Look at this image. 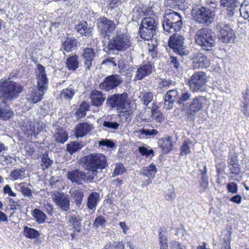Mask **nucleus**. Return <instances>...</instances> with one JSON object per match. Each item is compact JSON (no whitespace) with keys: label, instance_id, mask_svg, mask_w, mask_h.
<instances>
[{"label":"nucleus","instance_id":"nucleus-1","mask_svg":"<svg viewBox=\"0 0 249 249\" xmlns=\"http://www.w3.org/2000/svg\"><path fill=\"white\" fill-rule=\"evenodd\" d=\"M36 67L37 71H35L37 79L36 88L30 89L26 95L27 101L33 104L41 101L44 94V91L47 90L48 86V79L45 72V67L38 64Z\"/></svg>","mask_w":249,"mask_h":249},{"label":"nucleus","instance_id":"nucleus-2","mask_svg":"<svg viewBox=\"0 0 249 249\" xmlns=\"http://www.w3.org/2000/svg\"><path fill=\"white\" fill-rule=\"evenodd\" d=\"M23 87L20 84L5 78L0 80V98L12 102L18 98Z\"/></svg>","mask_w":249,"mask_h":249},{"label":"nucleus","instance_id":"nucleus-3","mask_svg":"<svg viewBox=\"0 0 249 249\" xmlns=\"http://www.w3.org/2000/svg\"><path fill=\"white\" fill-rule=\"evenodd\" d=\"M81 163H83L85 168L91 172L92 175L97 177L98 174H102L101 170L107 166V162L106 156L99 153L90 154L80 159Z\"/></svg>","mask_w":249,"mask_h":249},{"label":"nucleus","instance_id":"nucleus-4","mask_svg":"<svg viewBox=\"0 0 249 249\" xmlns=\"http://www.w3.org/2000/svg\"><path fill=\"white\" fill-rule=\"evenodd\" d=\"M162 28L166 34H172L180 30L182 26L181 16L177 12L168 9L165 11Z\"/></svg>","mask_w":249,"mask_h":249},{"label":"nucleus","instance_id":"nucleus-5","mask_svg":"<svg viewBox=\"0 0 249 249\" xmlns=\"http://www.w3.org/2000/svg\"><path fill=\"white\" fill-rule=\"evenodd\" d=\"M195 38L196 44L205 51H211L216 44L214 33L208 28H203L198 30Z\"/></svg>","mask_w":249,"mask_h":249},{"label":"nucleus","instance_id":"nucleus-6","mask_svg":"<svg viewBox=\"0 0 249 249\" xmlns=\"http://www.w3.org/2000/svg\"><path fill=\"white\" fill-rule=\"evenodd\" d=\"M191 15L197 22L209 25L214 20L215 12L208 7L194 5L191 10Z\"/></svg>","mask_w":249,"mask_h":249},{"label":"nucleus","instance_id":"nucleus-7","mask_svg":"<svg viewBox=\"0 0 249 249\" xmlns=\"http://www.w3.org/2000/svg\"><path fill=\"white\" fill-rule=\"evenodd\" d=\"M130 36L124 34H118L109 40L106 47L107 51L117 54L126 50L131 46Z\"/></svg>","mask_w":249,"mask_h":249},{"label":"nucleus","instance_id":"nucleus-8","mask_svg":"<svg viewBox=\"0 0 249 249\" xmlns=\"http://www.w3.org/2000/svg\"><path fill=\"white\" fill-rule=\"evenodd\" d=\"M158 24L153 18L148 17L143 18L139 31L140 37L144 40H151L152 38H154V36L156 35Z\"/></svg>","mask_w":249,"mask_h":249},{"label":"nucleus","instance_id":"nucleus-9","mask_svg":"<svg viewBox=\"0 0 249 249\" xmlns=\"http://www.w3.org/2000/svg\"><path fill=\"white\" fill-rule=\"evenodd\" d=\"M215 32L221 42L228 43L234 42L235 37V34L231 25L226 21H217L215 26Z\"/></svg>","mask_w":249,"mask_h":249},{"label":"nucleus","instance_id":"nucleus-10","mask_svg":"<svg viewBox=\"0 0 249 249\" xmlns=\"http://www.w3.org/2000/svg\"><path fill=\"white\" fill-rule=\"evenodd\" d=\"M208 81L206 73L203 71L195 72L189 78L188 84L190 89L193 92H201L206 89Z\"/></svg>","mask_w":249,"mask_h":249},{"label":"nucleus","instance_id":"nucleus-11","mask_svg":"<svg viewBox=\"0 0 249 249\" xmlns=\"http://www.w3.org/2000/svg\"><path fill=\"white\" fill-rule=\"evenodd\" d=\"M205 101V99L204 96H199L193 99L189 108L185 107H182L181 110L185 112L187 121L194 120L196 113L203 108Z\"/></svg>","mask_w":249,"mask_h":249},{"label":"nucleus","instance_id":"nucleus-12","mask_svg":"<svg viewBox=\"0 0 249 249\" xmlns=\"http://www.w3.org/2000/svg\"><path fill=\"white\" fill-rule=\"evenodd\" d=\"M173 34L168 40L169 47L172 49L175 53L180 55H187L188 51L185 43V38L178 34Z\"/></svg>","mask_w":249,"mask_h":249},{"label":"nucleus","instance_id":"nucleus-13","mask_svg":"<svg viewBox=\"0 0 249 249\" xmlns=\"http://www.w3.org/2000/svg\"><path fill=\"white\" fill-rule=\"evenodd\" d=\"M127 98L128 94L126 92L114 94L107 97L106 105L110 108H116L117 110H123L125 107Z\"/></svg>","mask_w":249,"mask_h":249},{"label":"nucleus","instance_id":"nucleus-14","mask_svg":"<svg viewBox=\"0 0 249 249\" xmlns=\"http://www.w3.org/2000/svg\"><path fill=\"white\" fill-rule=\"evenodd\" d=\"M96 24L101 35L104 37L110 36L116 27L114 22L105 17L99 18L97 20Z\"/></svg>","mask_w":249,"mask_h":249},{"label":"nucleus","instance_id":"nucleus-15","mask_svg":"<svg viewBox=\"0 0 249 249\" xmlns=\"http://www.w3.org/2000/svg\"><path fill=\"white\" fill-rule=\"evenodd\" d=\"M239 5V2L227 6V14L233 16L236 11H239L241 16L249 22V0H244L240 8H238Z\"/></svg>","mask_w":249,"mask_h":249},{"label":"nucleus","instance_id":"nucleus-16","mask_svg":"<svg viewBox=\"0 0 249 249\" xmlns=\"http://www.w3.org/2000/svg\"><path fill=\"white\" fill-rule=\"evenodd\" d=\"M122 82L123 80L120 75L112 74L106 77L99 85V88L102 90L109 91L117 87Z\"/></svg>","mask_w":249,"mask_h":249},{"label":"nucleus","instance_id":"nucleus-17","mask_svg":"<svg viewBox=\"0 0 249 249\" xmlns=\"http://www.w3.org/2000/svg\"><path fill=\"white\" fill-rule=\"evenodd\" d=\"M53 200L62 211H67L70 209V200L64 193L57 192L54 195Z\"/></svg>","mask_w":249,"mask_h":249},{"label":"nucleus","instance_id":"nucleus-18","mask_svg":"<svg viewBox=\"0 0 249 249\" xmlns=\"http://www.w3.org/2000/svg\"><path fill=\"white\" fill-rule=\"evenodd\" d=\"M154 67L149 62L143 63L137 69L135 78L138 80H141L145 77L150 75Z\"/></svg>","mask_w":249,"mask_h":249},{"label":"nucleus","instance_id":"nucleus-19","mask_svg":"<svg viewBox=\"0 0 249 249\" xmlns=\"http://www.w3.org/2000/svg\"><path fill=\"white\" fill-rule=\"evenodd\" d=\"M193 63L196 69L207 68L210 64L209 60L201 53H196L194 54Z\"/></svg>","mask_w":249,"mask_h":249},{"label":"nucleus","instance_id":"nucleus-20","mask_svg":"<svg viewBox=\"0 0 249 249\" xmlns=\"http://www.w3.org/2000/svg\"><path fill=\"white\" fill-rule=\"evenodd\" d=\"M95 54L93 49L86 48L83 50L81 54V58L84 61L85 68L89 70L92 66V62L94 60Z\"/></svg>","mask_w":249,"mask_h":249},{"label":"nucleus","instance_id":"nucleus-21","mask_svg":"<svg viewBox=\"0 0 249 249\" xmlns=\"http://www.w3.org/2000/svg\"><path fill=\"white\" fill-rule=\"evenodd\" d=\"M90 98L91 105L97 107L102 106L106 99L105 94L101 91L97 90H93L92 91Z\"/></svg>","mask_w":249,"mask_h":249},{"label":"nucleus","instance_id":"nucleus-22","mask_svg":"<svg viewBox=\"0 0 249 249\" xmlns=\"http://www.w3.org/2000/svg\"><path fill=\"white\" fill-rule=\"evenodd\" d=\"M14 113L6 101H3L0 103V120L7 121L13 116Z\"/></svg>","mask_w":249,"mask_h":249},{"label":"nucleus","instance_id":"nucleus-23","mask_svg":"<svg viewBox=\"0 0 249 249\" xmlns=\"http://www.w3.org/2000/svg\"><path fill=\"white\" fill-rule=\"evenodd\" d=\"M158 145L161 149L163 153L167 154L169 153L173 149L172 137L168 136L160 139L158 141Z\"/></svg>","mask_w":249,"mask_h":249},{"label":"nucleus","instance_id":"nucleus-24","mask_svg":"<svg viewBox=\"0 0 249 249\" xmlns=\"http://www.w3.org/2000/svg\"><path fill=\"white\" fill-rule=\"evenodd\" d=\"M157 172V168L154 163L149 166L144 167L141 169L140 174L148 178H154Z\"/></svg>","mask_w":249,"mask_h":249},{"label":"nucleus","instance_id":"nucleus-25","mask_svg":"<svg viewBox=\"0 0 249 249\" xmlns=\"http://www.w3.org/2000/svg\"><path fill=\"white\" fill-rule=\"evenodd\" d=\"M31 214L36 222L39 224L44 223L47 218L46 214L38 208H35L33 210Z\"/></svg>","mask_w":249,"mask_h":249},{"label":"nucleus","instance_id":"nucleus-26","mask_svg":"<svg viewBox=\"0 0 249 249\" xmlns=\"http://www.w3.org/2000/svg\"><path fill=\"white\" fill-rule=\"evenodd\" d=\"M23 233L25 236L30 239H36L40 235L38 231L28 226L24 227Z\"/></svg>","mask_w":249,"mask_h":249},{"label":"nucleus","instance_id":"nucleus-27","mask_svg":"<svg viewBox=\"0 0 249 249\" xmlns=\"http://www.w3.org/2000/svg\"><path fill=\"white\" fill-rule=\"evenodd\" d=\"M179 92L176 89H171L168 90L165 97L164 103L166 104V102L169 103L173 104L176 101L178 100Z\"/></svg>","mask_w":249,"mask_h":249},{"label":"nucleus","instance_id":"nucleus-28","mask_svg":"<svg viewBox=\"0 0 249 249\" xmlns=\"http://www.w3.org/2000/svg\"><path fill=\"white\" fill-rule=\"evenodd\" d=\"M25 184V182H21L17 186L16 188L22 193L24 197L32 199L33 197L32 191L31 189L26 186Z\"/></svg>","mask_w":249,"mask_h":249},{"label":"nucleus","instance_id":"nucleus-29","mask_svg":"<svg viewBox=\"0 0 249 249\" xmlns=\"http://www.w3.org/2000/svg\"><path fill=\"white\" fill-rule=\"evenodd\" d=\"M99 199V194L95 192L91 193L88 197L87 206L90 210L95 209Z\"/></svg>","mask_w":249,"mask_h":249},{"label":"nucleus","instance_id":"nucleus-30","mask_svg":"<svg viewBox=\"0 0 249 249\" xmlns=\"http://www.w3.org/2000/svg\"><path fill=\"white\" fill-rule=\"evenodd\" d=\"M53 137L56 142L64 143L68 139V134L63 129L59 128L54 135Z\"/></svg>","mask_w":249,"mask_h":249},{"label":"nucleus","instance_id":"nucleus-31","mask_svg":"<svg viewBox=\"0 0 249 249\" xmlns=\"http://www.w3.org/2000/svg\"><path fill=\"white\" fill-rule=\"evenodd\" d=\"M191 98L190 92L186 90H180L179 92L178 103L179 105H184V103L190 100ZM185 107L183 106V107Z\"/></svg>","mask_w":249,"mask_h":249},{"label":"nucleus","instance_id":"nucleus-32","mask_svg":"<svg viewBox=\"0 0 249 249\" xmlns=\"http://www.w3.org/2000/svg\"><path fill=\"white\" fill-rule=\"evenodd\" d=\"M67 67L69 70L75 71L78 68V60L76 55L68 57L66 61Z\"/></svg>","mask_w":249,"mask_h":249},{"label":"nucleus","instance_id":"nucleus-33","mask_svg":"<svg viewBox=\"0 0 249 249\" xmlns=\"http://www.w3.org/2000/svg\"><path fill=\"white\" fill-rule=\"evenodd\" d=\"M92 126L88 123L79 124V137H83L91 130Z\"/></svg>","mask_w":249,"mask_h":249},{"label":"nucleus","instance_id":"nucleus-34","mask_svg":"<svg viewBox=\"0 0 249 249\" xmlns=\"http://www.w3.org/2000/svg\"><path fill=\"white\" fill-rule=\"evenodd\" d=\"M25 170L23 168L15 169L10 174V178L13 180L21 179L24 176Z\"/></svg>","mask_w":249,"mask_h":249},{"label":"nucleus","instance_id":"nucleus-35","mask_svg":"<svg viewBox=\"0 0 249 249\" xmlns=\"http://www.w3.org/2000/svg\"><path fill=\"white\" fill-rule=\"evenodd\" d=\"M151 45L150 43H148V51L149 53L151 55L152 58L156 57L157 56V45L158 42L156 38H152L150 40Z\"/></svg>","mask_w":249,"mask_h":249},{"label":"nucleus","instance_id":"nucleus-36","mask_svg":"<svg viewBox=\"0 0 249 249\" xmlns=\"http://www.w3.org/2000/svg\"><path fill=\"white\" fill-rule=\"evenodd\" d=\"M75 44V39L67 37L62 44L63 48L67 52H70L72 50V48L76 47Z\"/></svg>","mask_w":249,"mask_h":249},{"label":"nucleus","instance_id":"nucleus-37","mask_svg":"<svg viewBox=\"0 0 249 249\" xmlns=\"http://www.w3.org/2000/svg\"><path fill=\"white\" fill-rule=\"evenodd\" d=\"M139 132L141 135H145L147 138H153L159 133V131L154 129L142 128Z\"/></svg>","mask_w":249,"mask_h":249},{"label":"nucleus","instance_id":"nucleus-38","mask_svg":"<svg viewBox=\"0 0 249 249\" xmlns=\"http://www.w3.org/2000/svg\"><path fill=\"white\" fill-rule=\"evenodd\" d=\"M148 148L144 146H141L138 147V151L139 153L143 156L148 157L152 155V157L154 156V152L152 149H149Z\"/></svg>","mask_w":249,"mask_h":249},{"label":"nucleus","instance_id":"nucleus-39","mask_svg":"<svg viewBox=\"0 0 249 249\" xmlns=\"http://www.w3.org/2000/svg\"><path fill=\"white\" fill-rule=\"evenodd\" d=\"M151 115L153 119L157 123H161L163 121V117L160 111L157 109L152 108Z\"/></svg>","mask_w":249,"mask_h":249},{"label":"nucleus","instance_id":"nucleus-40","mask_svg":"<svg viewBox=\"0 0 249 249\" xmlns=\"http://www.w3.org/2000/svg\"><path fill=\"white\" fill-rule=\"evenodd\" d=\"M91 28L87 27V23L84 22V24H79V33L82 36H89L91 33Z\"/></svg>","mask_w":249,"mask_h":249},{"label":"nucleus","instance_id":"nucleus-41","mask_svg":"<svg viewBox=\"0 0 249 249\" xmlns=\"http://www.w3.org/2000/svg\"><path fill=\"white\" fill-rule=\"evenodd\" d=\"M103 126L109 129L117 130L119 128L120 124L116 122L111 120H105L103 122Z\"/></svg>","mask_w":249,"mask_h":249},{"label":"nucleus","instance_id":"nucleus-42","mask_svg":"<svg viewBox=\"0 0 249 249\" xmlns=\"http://www.w3.org/2000/svg\"><path fill=\"white\" fill-rule=\"evenodd\" d=\"M41 161L42 163V166L45 169L49 168L53 163V160L49 158L48 154L46 153L42 155Z\"/></svg>","mask_w":249,"mask_h":249},{"label":"nucleus","instance_id":"nucleus-43","mask_svg":"<svg viewBox=\"0 0 249 249\" xmlns=\"http://www.w3.org/2000/svg\"><path fill=\"white\" fill-rule=\"evenodd\" d=\"M66 176L67 178L72 183L78 184V169L69 171Z\"/></svg>","mask_w":249,"mask_h":249},{"label":"nucleus","instance_id":"nucleus-44","mask_svg":"<svg viewBox=\"0 0 249 249\" xmlns=\"http://www.w3.org/2000/svg\"><path fill=\"white\" fill-rule=\"evenodd\" d=\"M89 104L86 102H83L79 108V118L84 117L86 115V111L89 109Z\"/></svg>","mask_w":249,"mask_h":249},{"label":"nucleus","instance_id":"nucleus-45","mask_svg":"<svg viewBox=\"0 0 249 249\" xmlns=\"http://www.w3.org/2000/svg\"><path fill=\"white\" fill-rule=\"evenodd\" d=\"M154 94V93L152 92H145L143 94L142 101L144 106H147L153 100Z\"/></svg>","mask_w":249,"mask_h":249},{"label":"nucleus","instance_id":"nucleus-46","mask_svg":"<svg viewBox=\"0 0 249 249\" xmlns=\"http://www.w3.org/2000/svg\"><path fill=\"white\" fill-rule=\"evenodd\" d=\"M168 61L169 62L170 66L174 68L176 70L179 71L182 69L180 63L177 57L173 56H170L168 59Z\"/></svg>","mask_w":249,"mask_h":249},{"label":"nucleus","instance_id":"nucleus-47","mask_svg":"<svg viewBox=\"0 0 249 249\" xmlns=\"http://www.w3.org/2000/svg\"><path fill=\"white\" fill-rule=\"evenodd\" d=\"M175 197V189L173 186L169 185L167 191L165 192V198L167 200L173 201Z\"/></svg>","mask_w":249,"mask_h":249},{"label":"nucleus","instance_id":"nucleus-48","mask_svg":"<svg viewBox=\"0 0 249 249\" xmlns=\"http://www.w3.org/2000/svg\"><path fill=\"white\" fill-rule=\"evenodd\" d=\"M66 149L68 152L72 155L78 151V142H71L66 145Z\"/></svg>","mask_w":249,"mask_h":249},{"label":"nucleus","instance_id":"nucleus-49","mask_svg":"<svg viewBox=\"0 0 249 249\" xmlns=\"http://www.w3.org/2000/svg\"><path fill=\"white\" fill-rule=\"evenodd\" d=\"M3 158V161L5 162L7 165H12L17 164V160L14 157H11L8 155H2Z\"/></svg>","mask_w":249,"mask_h":249},{"label":"nucleus","instance_id":"nucleus-50","mask_svg":"<svg viewBox=\"0 0 249 249\" xmlns=\"http://www.w3.org/2000/svg\"><path fill=\"white\" fill-rule=\"evenodd\" d=\"M159 85L160 88L168 89L171 86H175V82L169 79H163L160 83Z\"/></svg>","mask_w":249,"mask_h":249},{"label":"nucleus","instance_id":"nucleus-51","mask_svg":"<svg viewBox=\"0 0 249 249\" xmlns=\"http://www.w3.org/2000/svg\"><path fill=\"white\" fill-rule=\"evenodd\" d=\"M74 94V90L72 89H63L61 93V96L68 99H71Z\"/></svg>","mask_w":249,"mask_h":249},{"label":"nucleus","instance_id":"nucleus-52","mask_svg":"<svg viewBox=\"0 0 249 249\" xmlns=\"http://www.w3.org/2000/svg\"><path fill=\"white\" fill-rule=\"evenodd\" d=\"M125 172V167L122 163H118L116 165L112 177L120 175Z\"/></svg>","mask_w":249,"mask_h":249},{"label":"nucleus","instance_id":"nucleus-53","mask_svg":"<svg viewBox=\"0 0 249 249\" xmlns=\"http://www.w3.org/2000/svg\"><path fill=\"white\" fill-rule=\"evenodd\" d=\"M244 97L245 102L243 103V106L242 107V111L244 115L249 117V98L245 96H244Z\"/></svg>","mask_w":249,"mask_h":249},{"label":"nucleus","instance_id":"nucleus-54","mask_svg":"<svg viewBox=\"0 0 249 249\" xmlns=\"http://www.w3.org/2000/svg\"><path fill=\"white\" fill-rule=\"evenodd\" d=\"M208 178H203V179H201V182L199 185V193H202L208 189Z\"/></svg>","mask_w":249,"mask_h":249},{"label":"nucleus","instance_id":"nucleus-55","mask_svg":"<svg viewBox=\"0 0 249 249\" xmlns=\"http://www.w3.org/2000/svg\"><path fill=\"white\" fill-rule=\"evenodd\" d=\"M170 245L171 249H187L185 245L177 241H172Z\"/></svg>","mask_w":249,"mask_h":249},{"label":"nucleus","instance_id":"nucleus-56","mask_svg":"<svg viewBox=\"0 0 249 249\" xmlns=\"http://www.w3.org/2000/svg\"><path fill=\"white\" fill-rule=\"evenodd\" d=\"M106 223L105 218L102 216H99L94 220L93 226L96 228L99 226H104Z\"/></svg>","mask_w":249,"mask_h":249},{"label":"nucleus","instance_id":"nucleus-57","mask_svg":"<svg viewBox=\"0 0 249 249\" xmlns=\"http://www.w3.org/2000/svg\"><path fill=\"white\" fill-rule=\"evenodd\" d=\"M191 150L188 142L185 141L183 143L181 147V152L180 154L181 156L186 155L189 154Z\"/></svg>","mask_w":249,"mask_h":249},{"label":"nucleus","instance_id":"nucleus-58","mask_svg":"<svg viewBox=\"0 0 249 249\" xmlns=\"http://www.w3.org/2000/svg\"><path fill=\"white\" fill-rule=\"evenodd\" d=\"M228 168L231 174L235 175H238L240 172V168L239 167L238 163L234 164L228 165Z\"/></svg>","mask_w":249,"mask_h":249},{"label":"nucleus","instance_id":"nucleus-59","mask_svg":"<svg viewBox=\"0 0 249 249\" xmlns=\"http://www.w3.org/2000/svg\"><path fill=\"white\" fill-rule=\"evenodd\" d=\"M99 144L100 146H106L108 148H112L114 146V143L110 140H102L99 141Z\"/></svg>","mask_w":249,"mask_h":249},{"label":"nucleus","instance_id":"nucleus-60","mask_svg":"<svg viewBox=\"0 0 249 249\" xmlns=\"http://www.w3.org/2000/svg\"><path fill=\"white\" fill-rule=\"evenodd\" d=\"M227 187L229 192L232 194L237 193L238 188L236 183L234 182H230L227 184Z\"/></svg>","mask_w":249,"mask_h":249},{"label":"nucleus","instance_id":"nucleus-61","mask_svg":"<svg viewBox=\"0 0 249 249\" xmlns=\"http://www.w3.org/2000/svg\"><path fill=\"white\" fill-rule=\"evenodd\" d=\"M124 242L121 241L119 242H115L114 244L110 246L109 249H124ZM107 247L104 248V249H107Z\"/></svg>","mask_w":249,"mask_h":249},{"label":"nucleus","instance_id":"nucleus-62","mask_svg":"<svg viewBox=\"0 0 249 249\" xmlns=\"http://www.w3.org/2000/svg\"><path fill=\"white\" fill-rule=\"evenodd\" d=\"M71 197L74 199L76 204H78V189L77 188H72L69 192Z\"/></svg>","mask_w":249,"mask_h":249},{"label":"nucleus","instance_id":"nucleus-63","mask_svg":"<svg viewBox=\"0 0 249 249\" xmlns=\"http://www.w3.org/2000/svg\"><path fill=\"white\" fill-rule=\"evenodd\" d=\"M3 193L8 194L10 196L16 197L17 196L16 193L12 190V188L9 185H6L3 187Z\"/></svg>","mask_w":249,"mask_h":249},{"label":"nucleus","instance_id":"nucleus-64","mask_svg":"<svg viewBox=\"0 0 249 249\" xmlns=\"http://www.w3.org/2000/svg\"><path fill=\"white\" fill-rule=\"evenodd\" d=\"M118 68L121 70H124L126 68L125 65L124 63L123 58L120 56L116 58Z\"/></svg>","mask_w":249,"mask_h":249}]
</instances>
